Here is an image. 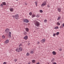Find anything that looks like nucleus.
Segmentation results:
<instances>
[{
    "label": "nucleus",
    "instance_id": "obj_1",
    "mask_svg": "<svg viewBox=\"0 0 64 64\" xmlns=\"http://www.w3.org/2000/svg\"><path fill=\"white\" fill-rule=\"evenodd\" d=\"M35 25H36V26L38 27L40 25V23L38 22H35Z\"/></svg>",
    "mask_w": 64,
    "mask_h": 64
},
{
    "label": "nucleus",
    "instance_id": "obj_2",
    "mask_svg": "<svg viewBox=\"0 0 64 64\" xmlns=\"http://www.w3.org/2000/svg\"><path fill=\"white\" fill-rule=\"evenodd\" d=\"M46 5V1L44 2L42 4L41 6V7H42L43 6H45Z\"/></svg>",
    "mask_w": 64,
    "mask_h": 64
},
{
    "label": "nucleus",
    "instance_id": "obj_3",
    "mask_svg": "<svg viewBox=\"0 0 64 64\" xmlns=\"http://www.w3.org/2000/svg\"><path fill=\"white\" fill-rule=\"evenodd\" d=\"M23 21L24 22H25V23H28L29 22L28 20L27 19L24 20Z\"/></svg>",
    "mask_w": 64,
    "mask_h": 64
},
{
    "label": "nucleus",
    "instance_id": "obj_4",
    "mask_svg": "<svg viewBox=\"0 0 64 64\" xmlns=\"http://www.w3.org/2000/svg\"><path fill=\"white\" fill-rule=\"evenodd\" d=\"M46 41V40L45 39H44L42 40L41 41V42L42 43H44Z\"/></svg>",
    "mask_w": 64,
    "mask_h": 64
},
{
    "label": "nucleus",
    "instance_id": "obj_5",
    "mask_svg": "<svg viewBox=\"0 0 64 64\" xmlns=\"http://www.w3.org/2000/svg\"><path fill=\"white\" fill-rule=\"evenodd\" d=\"M15 17L16 19H18L19 18V15L18 14H16L15 16Z\"/></svg>",
    "mask_w": 64,
    "mask_h": 64
},
{
    "label": "nucleus",
    "instance_id": "obj_6",
    "mask_svg": "<svg viewBox=\"0 0 64 64\" xmlns=\"http://www.w3.org/2000/svg\"><path fill=\"white\" fill-rule=\"evenodd\" d=\"M9 40H7L5 41L4 43L5 44H7V43H9Z\"/></svg>",
    "mask_w": 64,
    "mask_h": 64
},
{
    "label": "nucleus",
    "instance_id": "obj_7",
    "mask_svg": "<svg viewBox=\"0 0 64 64\" xmlns=\"http://www.w3.org/2000/svg\"><path fill=\"white\" fill-rule=\"evenodd\" d=\"M23 38L25 40H27V39H28V36H26L24 37Z\"/></svg>",
    "mask_w": 64,
    "mask_h": 64
},
{
    "label": "nucleus",
    "instance_id": "obj_8",
    "mask_svg": "<svg viewBox=\"0 0 64 64\" xmlns=\"http://www.w3.org/2000/svg\"><path fill=\"white\" fill-rule=\"evenodd\" d=\"M10 12H13L14 11V8H10Z\"/></svg>",
    "mask_w": 64,
    "mask_h": 64
},
{
    "label": "nucleus",
    "instance_id": "obj_9",
    "mask_svg": "<svg viewBox=\"0 0 64 64\" xmlns=\"http://www.w3.org/2000/svg\"><path fill=\"white\" fill-rule=\"evenodd\" d=\"M58 10L59 12H60L61 11V8H58Z\"/></svg>",
    "mask_w": 64,
    "mask_h": 64
},
{
    "label": "nucleus",
    "instance_id": "obj_10",
    "mask_svg": "<svg viewBox=\"0 0 64 64\" xmlns=\"http://www.w3.org/2000/svg\"><path fill=\"white\" fill-rule=\"evenodd\" d=\"M9 31V30L8 28L6 29L5 30V32H6V33H8Z\"/></svg>",
    "mask_w": 64,
    "mask_h": 64
},
{
    "label": "nucleus",
    "instance_id": "obj_11",
    "mask_svg": "<svg viewBox=\"0 0 64 64\" xmlns=\"http://www.w3.org/2000/svg\"><path fill=\"white\" fill-rule=\"evenodd\" d=\"M52 53L54 55H56V52L54 51L52 52Z\"/></svg>",
    "mask_w": 64,
    "mask_h": 64
},
{
    "label": "nucleus",
    "instance_id": "obj_12",
    "mask_svg": "<svg viewBox=\"0 0 64 64\" xmlns=\"http://www.w3.org/2000/svg\"><path fill=\"white\" fill-rule=\"evenodd\" d=\"M19 50H20V51H22V50H23V48H22L20 47L19 48Z\"/></svg>",
    "mask_w": 64,
    "mask_h": 64
},
{
    "label": "nucleus",
    "instance_id": "obj_13",
    "mask_svg": "<svg viewBox=\"0 0 64 64\" xmlns=\"http://www.w3.org/2000/svg\"><path fill=\"white\" fill-rule=\"evenodd\" d=\"M8 34L9 38H10L11 37V32H9Z\"/></svg>",
    "mask_w": 64,
    "mask_h": 64
},
{
    "label": "nucleus",
    "instance_id": "obj_14",
    "mask_svg": "<svg viewBox=\"0 0 64 64\" xmlns=\"http://www.w3.org/2000/svg\"><path fill=\"white\" fill-rule=\"evenodd\" d=\"M54 29H59V27L58 26H56V27L54 28Z\"/></svg>",
    "mask_w": 64,
    "mask_h": 64
},
{
    "label": "nucleus",
    "instance_id": "obj_15",
    "mask_svg": "<svg viewBox=\"0 0 64 64\" xmlns=\"http://www.w3.org/2000/svg\"><path fill=\"white\" fill-rule=\"evenodd\" d=\"M16 51L17 52H20V50H19V49L17 48L16 50Z\"/></svg>",
    "mask_w": 64,
    "mask_h": 64
},
{
    "label": "nucleus",
    "instance_id": "obj_16",
    "mask_svg": "<svg viewBox=\"0 0 64 64\" xmlns=\"http://www.w3.org/2000/svg\"><path fill=\"white\" fill-rule=\"evenodd\" d=\"M26 32H28V31H29V29H28V28H26Z\"/></svg>",
    "mask_w": 64,
    "mask_h": 64
},
{
    "label": "nucleus",
    "instance_id": "obj_17",
    "mask_svg": "<svg viewBox=\"0 0 64 64\" xmlns=\"http://www.w3.org/2000/svg\"><path fill=\"white\" fill-rule=\"evenodd\" d=\"M61 19V17L60 16H59L58 17L57 19V20H59L60 19Z\"/></svg>",
    "mask_w": 64,
    "mask_h": 64
},
{
    "label": "nucleus",
    "instance_id": "obj_18",
    "mask_svg": "<svg viewBox=\"0 0 64 64\" xmlns=\"http://www.w3.org/2000/svg\"><path fill=\"white\" fill-rule=\"evenodd\" d=\"M35 14H33L32 16V18H33V17H35Z\"/></svg>",
    "mask_w": 64,
    "mask_h": 64
},
{
    "label": "nucleus",
    "instance_id": "obj_19",
    "mask_svg": "<svg viewBox=\"0 0 64 64\" xmlns=\"http://www.w3.org/2000/svg\"><path fill=\"white\" fill-rule=\"evenodd\" d=\"M2 4L4 5H6V3L5 2H2Z\"/></svg>",
    "mask_w": 64,
    "mask_h": 64
},
{
    "label": "nucleus",
    "instance_id": "obj_20",
    "mask_svg": "<svg viewBox=\"0 0 64 64\" xmlns=\"http://www.w3.org/2000/svg\"><path fill=\"white\" fill-rule=\"evenodd\" d=\"M30 53H31V54H33V53H34V52L33 51H30Z\"/></svg>",
    "mask_w": 64,
    "mask_h": 64
},
{
    "label": "nucleus",
    "instance_id": "obj_21",
    "mask_svg": "<svg viewBox=\"0 0 64 64\" xmlns=\"http://www.w3.org/2000/svg\"><path fill=\"white\" fill-rule=\"evenodd\" d=\"M57 25H58V26H59V25H60V23L59 22H57Z\"/></svg>",
    "mask_w": 64,
    "mask_h": 64
},
{
    "label": "nucleus",
    "instance_id": "obj_22",
    "mask_svg": "<svg viewBox=\"0 0 64 64\" xmlns=\"http://www.w3.org/2000/svg\"><path fill=\"white\" fill-rule=\"evenodd\" d=\"M59 32H56V35H57V36H58V35H59Z\"/></svg>",
    "mask_w": 64,
    "mask_h": 64
},
{
    "label": "nucleus",
    "instance_id": "obj_23",
    "mask_svg": "<svg viewBox=\"0 0 64 64\" xmlns=\"http://www.w3.org/2000/svg\"><path fill=\"white\" fill-rule=\"evenodd\" d=\"M32 62L33 63H35V62H36V61L35 60H32Z\"/></svg>",
    "mask_w": 64,
    "mask_h": 64
},
{
    "label": "nucleus",
    "instance_id": "obj_24",
    "mask_svg": "<svg viewBox=\"0 0 64 64\" xmlns=\"http://www.w3.org/2000/svg\"><path fill=\"white\" fill-rule=\"evenodd\" d=\"M29 15L30 16H31L32 15V13L31 12H30L29 13Z\"/></svg>",
    "mask_w": 64,
    "mask_h": 64
},
{
    "label": "nucleus",
    "instance_id": "obj_25",
    "mask_svg": "<svg viewBox=\"0 0 64 64\" xmlns=\"http://www.w3.org/2000/svg\"><path fill=\"white\" fill-rule=\"evenodd\" d=\"M54 60V59L53 58L52 60H51L52 62H53Z\"/></svg>",
    "mask_w": 64,
    "mask_h": 64
},
{
    "label": "nucleus",
    "instance_id": "obj_26",
    "mask_svg": "<svg viewBox=\"0 0 64 64\" xmlns=\"http://www.w3.org/2000/svg\"><path fill=\"white\" fill-rule=\"evenodd\" d=\"M5 36H2V38H3V39H4V38H5Z\"/></svg>",
    "mask_w": 64,
    "mask_h": 64
},
{
    "label": "nucleus",
    "instance_id": "obj_27",
    "mask_svg": "<svg viewBox=\"0 0 64 64\" xmlns=\"http://www.w3.org/2000/svg\"><path fill=\"white\" fill-rule=\"evenodd\" d=\"M40 13H42L43 12V11L42 10H40Z\"/></svg>",
    "mask_w": 64,
    "mask_h": 64
},
{
    "label": "nucleus",
    "instance_id": "obj_28",
    "mask_svg": "<svg viewBox=\"0 0 64 64\" xmlns=\"http://www.w3.org/2000/svg\"><path fill=\"white\" fill-rule=\"evenodd\" d=\"M0 6L1 7H3V4H0Z\"/></svg>",
    "mask_w": 64,
    "mask_h": 64
},
{
    "label": "nucleus",
    "instance_id": "obj_29",
    "mask_svg": "<svg viewBox=\"0 0 64 64\" xmlns=\"http://www.w3.org/2000/svg\"><path fill=\"white\" fill-rule=\"evenodd\" d=\"M47 20H44V22H45V23H46V22H47Z\"/></svg>",
    "mask_w": 64,
    "mask_h": 64
},
{
    "label": "nucleus",
    "instance_id": "obj_30",
    "mask_svg": "<svg viewBox=\"0 0 64 64\" xmlns=\"http://www.w3.org/2000/svg\"><path fill=\"white\" fill-rule=\"evenodd\" d=\"M22 45L21 44H20L19 46V47H20V46H22Z\"/></svg>",
    "mask_w": 64,
    "mask_h": 64
},
{
    "label": "nucleus",
    "instance_id": "obj_31",
    "mask_svg": "<svg viewBox=\"0 0 64 64\" xmlns=\"http://www.w3.org/2000/svg\"><path fill=\"white\" fill-rule=\"evenodd\" d=\"M26 56H29V53H28L26 54Z\"/></svg>",
    "mask_w": 64,
    "mask_h": 64
},
{
    "label": "nucleus",
    "instance_id": "obj_32",
    "mask_svg": "<svg viewBox=\"0 0 64 64\" xmlns=\"http://www.w3.org/2000/svg\"><path fill=\"white\" fill-rule=\"evenodd\" d=\"M60 28H63V26H60Z\"/></svg>",
    "mask_w": 64,
    "mask_h": 64
},
{
    "label": "nucleus",
    "instance_id": "obj_33",
    "mask_svg": "<svg viewBox=\"0 0 64 64\" xmlns=\"http://www.w3.org/2000/svg\"><path fill=\"white\" fill-rule=\"evenodd\" d=\"M3 64H7V62H4L3 63Z\"/></svg>",
    "mask_w": 64,
    "mask_h": 64
},
{
    "label": "nucleus",
    "instance_id": "obj_34",
    "mask_svg": "<svg viewBox=\"0 0 64 64\" xmlns=\"http://www.w3.org/2000/svg\"><path fill=\"white\" fill-rule=\"evenodd\" d=\"M36 17H40V16H39V15H38V14H37V16H36Z\"/></svg>",
    "mask_w": 64,
    "mask_h": 64
},
{
    "label": "nucleus",
    "instance_id": "obj_35",
    "mask_svg": "<svg viewBox=\"0 0 64 64\" xmlns=\"http://www.w3.org/2000/svg\"><path fill=\"white\" fill-rule=\"evenodd\" d=\"M17 60V59H15L14 60V61L15 62H16V61Z\"/></svg>",
    "mask_w": 64,
    "mask_h": 64
},
{
    "label": "nucleus",
    "instance_id": "obj_36",
    "mask_svg": "<svg viewBox=\"0 0 64 64\" xmlns=\"http://www.w3.org/2000/svg\"><path fill=\"white\" fill-rule=\"evenodd\" d=\"M35 4H36V6H37V3L36 2H35Z\"/></svg>",
    "mask_w": 64,
    "mask_h": 64
},
{
    "label": "nucleus",
    "instance_id": "obj_37",
    "mask_svg": "<svg viewBox=\"0 0 64 64\" xmlns=\"http://www.w3.org/2000/svg\"><path fill=\"white\" fill-rule=\"evenodd\" d=\"M47 6H48V8L50 7V6H49V4H48Z\"/></svg>",
    "mask_w": 64,
    "mask_h": 64
},
{
    "label": "nucleus",
    "instance_id": "obj_38",
    "mask_svg": "<svg viewBox=\"0 0 64 64\" xmlns=\"http://www.w3.org/2000/svg\"><path fill=\"white\" fill-rule=\"evenodd\" d=\"M56 35V34H53V36H55Z\"/></svg>",
    "mask_w": 64,
    "mask_h": 64
},
{
    "label": "nucleus",
    "instance_id": "obj_39",
    "mask_svg": "<svg viewBox=\"0 0 64 64\" xmlns=\"http://www.w3.org/2000/svg\"><path fill=\"white\" fill-rule=\"evenodd\" d=\"M40 43V42H37V44H39Z\"/></svg>",
    "mask_w": 64,
    "mask_h": 64
},
{
    "label": "nucleus",
    "instance_id": "obj_40",
    "mask_svg": "<svg viewBox=\"0 0 64 64\" xmlns=\"http://www.w3.org/2000/svg\"><path fill=\"white\" fill-rule=\"evenodd\" d=\"M24 34L25 35V34H27V32H25Z\"/></svg>",
    "mask_w": 64,
    "mask_h": 64
},
{
    "label": "nucleus",
    "instance_id": "obj_41",
    "mask_svg": "<svg viewBox=\"0 0 64 64\" xmlns=\"http://www.w3.org/2000/svg\"><path fill=\"white\" fill-rule=\"evenodd\" d=\"M30 43H29L28 44V46H29V45H30Z\"/></svg>",
    "mask_w": 64,
    "mask_h": 64
},
{
    "label": "nucleus",
    "instance_id": "obj_42",
    "mask_svg": "<svg viewBox=\"0 0 64 64\" xmlns=\"http://www.w3.org/2000/svg\"><path fill=\"white\" fill-rule=\"evenodd\" d=\"M62 25L63 27H64V23L62 24Z\"/></svg>",
    "mask_w": 64,
    "mask_h": 64
},
{
    "label": "nucleus",
    "instance_id": "obj_43",
    "mask_svg": "<svg viewBox=\"0 0 64 64\" xmlns=\"http://www.w3.org/2000/svg\"><path fill=\"white\" fill-rule=\"evenodd\" d=\"M25 5H27V4L25 3Z\"/></svg>",
    "mask_w": 64,
    "mask_h": 64
},
{
    "label": "nucleus",
    "instance_id": "obj_44",
    "mask_svg": "<svg viewBox=\"0 0 64 64\" xmlns=\"http://www.w3.org/2000/svg\"><path fill=\"white\" fill-rule=\"evenodd\" d=\"M62 49H60V51H62Z\"/></svg>",
    "mask_w": 64,
    "mask_h": 64
},
{
    "label": "nucleus",
    "instance_id": "obj_45",
    "mask_svg": "<svg viewBox=\"0 0 64 64\" xmlns=\"http://www.w3.org/2000/svg\"><path fill=\"white\" fill-rule=\"evenodd\" d=\"M53 64H56V62H54L53 63Z\"/></svg>",
    "mask_w": 64,
    "mask_h": 64
},
{
    "label": "nucleus",
    "instance_id": "obj_46",
    "mask_svg": "<svg viewBox=\"0 0 64 64\" xmlns=\"http://www.w3.org/2000/svg\"><path fill=\"white\" fill-rule=\"evenodd\" d=\"M12 17H14H14H15V16H13Z\"/></svg>",
    "mask_w": 64,
    "mask_h": 64
},
{
    "label": "nucleus",
    "instance_id": "obj_47",
    "mask_svg": "<svg viewBox=\"0 0 64 64\" xmlns=\"http://www.w3.org/2000/svg\"><path fill=\"white\" fill-rule=\"evenodd\" d=\"M28 64H30V62H28Z\"/></svg>",
    "mask_w": 64,
    "mask_h": 64
},
{
    "label": "nucleus",
    "instance_id": "obj_48",
    "mask_svg": "<svg viewBox=\"0 0 64 64\" xmlns=\"http://www.w3.org/2000/svg\"><path fill=\"white\" fill-rule=\"evenodd\" d=\"M16 1H18V0H16Z\"/></svg>",
    "mask_w": 64,
    "mask_h": 64
},
{
    "label": "nucleus",
    "instance_id": "obj_49",
    "mask_svg": "<svg viewBox=\"0 0 64 64\" xmlns=\"http://www.w3.org/2000/svg\"><path fill=\"white\" fill-rule=\"evenodd\" d=\"M38 28H37V29H38Z\"/></svg>",
    "mask_w": 64,
    "mask_h": 64
}]
</instances>
